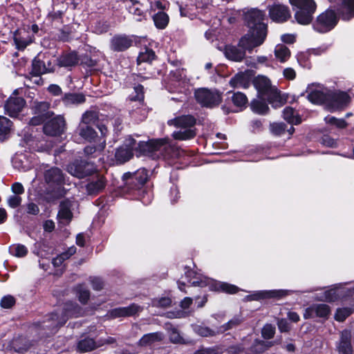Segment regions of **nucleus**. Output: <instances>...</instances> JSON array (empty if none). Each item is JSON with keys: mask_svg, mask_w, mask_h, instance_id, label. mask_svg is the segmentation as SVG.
Instances as JSON below:
<instances>
[{"mask_svg": "<svg viewBox=\"0 0 354 354\" xmlns=\"http://www.w3.org/2000/svg\"><path fill=\"white\" fill-rule=\"evenodd\" d=\"M58 65L63 67L75 66L79 62V58L76 53L72 52L60 56L58 59Z\"/></svg>", "mask_w": 354, "mask_h": 354, "instance_id": "nucleus-32", "label": "nucleus"}, {"mask_svg": "<svg viewBox=\"0 0 354 354\" xmlns=\"http://www.w3.org/2000/svg\"><path fill=\"white\" fill-rule=\"evenodd\" d=\"M79 135L89 142H95V138L97 137L96 132L95 130L91 127L89 125H79Z\"/></svg>", "mask_w": 354, "mask_h": 354, "instance_id": "nucleus-36", "label": "nucleus"}, {"mask_svg": "<svg viewBox=\"0 0 354 354\" xmlns=\"http://www.w3.org/2000/svg\"><path fill=\"white\" fill-rule=\"evenodd\" d=\"M131 5L128 6L129 13L132 14L135 19L141 21L145 19V12L142 5L138 0H129Z\"/></svg>", "mask_w": 354, "mask_h": 354, "instance_id": "nucleus-30", "label": "nucleus"}, {"mask_svg": "<svg viewBox=\"0 0 354 354\" xmlns=\"http://www.w3.org/2000/svg\"><path fill=\"white\" fill-rule=\"evenodd\" d=\"M351 100V97L344 91H333L330 90L329 100L334 103L332 111L338 110L346 106Z\"/></svg>", "mask_w": 354, "mask_h": 354, "instance_id": "nucleus-22", "label": "nucleus"}, {"mask_svg": "<svg viewBox=\"0 0 354 354\" xmlns=\"http://www.w3.org/2000/svg\"><path fill=\"white\" fill-rule=\"evenodd\" d=\"M65 125L66 122L64 117L57 115L44 124V132L51 136H59L64 133Z\"/></svg>", "mask_w": 354, "mask_h": 354, "instance_id": "nucleus-18", "label": "nucleus"}, {"mask_svg": "<svg viewBox=\"0 0 354 354\" xmlns=\"http://www.w3.org/2000/svg\"><path fill=\"white\" fill-rule=\"evenodd\" d=\"M16 300L12 295H6L0 301V306L2 308L10 309L15 306Z\"/></svg>", "mask_w": 354, "mask_h": 354, "instance_id": "nucleus-55", "label": "nucleus"}, {"mask_svg": "<svg viewBox=\"0 0 354 354\" xmlns=\"http://www.w3.org/2000/svg\"><path fill=\"white\" fill-rule=\"evenodd\" d=\"M195 5L186 6L185 8L180 7V15L187 17L190 19L196 17L200 13L203 11L206 12L208 9L210 0H196Z\"/></svg>", "mask_w": 354, "mask_h": 354, "instance_id": "nucleus-16", "label": "nucleus"}, {"mask_svg": "<svg viewBox=\"0 0 354 354\" xmlns=\"http://www.w3.org/2000/svg\"><path fill=\"white\" fill-rule=\"evenodd\" d=\"M155 57V53L152 50L145 49L144 52H141L137 59L138 64L142 62H151Z\"/></svg>", "mask_w": 354, "mask_h": 354, "instance_id": "nucleus-53", "label": "nucleus"}, {"mask_svg": "<svg viewBox=\"0 0 354 354\" xmlns=\"http://www.w3.org/2000/svg\"><path fill=\"white\" fill-rule=\"evenodd\" d=\"M272 345L273 344L271 342H265L264 341L257 339L252 346V351L256 353H261Z\"/></svg>", "mask_w": 354, "mask_h": 354, "instance_id": "nucleus-52", "label": "nucleus"}, {"mask_svg": "<svg viewBox=\"0 0 354 354\" xmlns=\"http://www.w3.org/2000/svg\"><path fill=\"white\" fill-rule=\"evenodd\" d=\"M342 19L348 21L354 17V0H342L338 8Z\"/></svg>", "mask_w": 354, "mask_h": 354, "instance_id": "nucleus-26", "label": "nucleus"}, {"mask_svg": "<svg viewBox=\"0 0 354 354\" xmlns=\"http://www.w3.org/2000/svg\"><path fill=\"white\" fill-rule=\"evenodd\" d=\"M95 348V343L91 338H85L80 340L77 344V349L81 353L92 351Z\"/></svg>", "mask_w": 354, "mask_h": 354, "instance_id": "nucleus-45", "label": "nucleus"}, {"mask_svg": "<svg viewBox=\"0 0 354 354\" xmlns=\"http://www.w3.org/2000/svg\"><path fill=\"white\" fill-rule=\"evenodd\" d=\"M141 310L140 306L133 304L127 307L117 308L112 309L108 313L111 318H118L122 317H129L136 315Z\"/></svg>", "mask_w": 354, "mask_h": 354, "instance_id": "nucleus-23", "label": "nucleus"}, {"mask_svg": "<svg viewBox=\"0 0 354 354\" xmlns=\"http://www.w3.org/2000/svg\"><path fill=\"white\" fill-rule=\"evenodd\" d=\"M45 180L51 186H57L59 196L65 194L66 192L64 189H61L62 185L65 183V179L62 171L59 168L54 167L46 171L45 173Z\"/></svg>", "mask_w": 354, "mask_h": 354, "instance_id": "nucleus-17", "label": "nucleus"}, {"mask_svg": "<svg viewBox=\"0 0 354 354\" xmlns=\"http://www.w3.org/2000/svg\"><path fill=\"white\" fill-rule=\"evenodd\" d=\"M124 148H130L133 152V149H138L142 153L149 156L152 158H169L174 151L175 147L167 138L151 140L148 142H136L131 137L126 139L124 145Z\"/></svg>", "mask_w": 354, "mask_h": 354, "instance_id": "nucleus-3", "label": "nucleus"}, {"mask_svg": "<svg viewBox=\"0 0 354 354\" xmlns=\"http://www.w3.org/2000/svg\"><path fill=\"white\" fill-rule=\"evenodd\" d=\"M279 330L281 332H288L290 329V326L288 321L285 319H279L277 322Z\"/></svg>", "mask_w": 354, "mask_h": 354, "instance_id": "nucleus-64", "label": "nucleus"}, {"mask_svg": "<svg viewBox=\"0 0 354 354\" xmlns=\"http://www.w3.org/2000/svg\"><path fill=\"white\" fill-rule=\"evenodd\" d=\"M77 293L80 301L82 304H86L89 299L90 292L83 286L80 285L77 287Z\"/></svg>", "mask_w": 354, "mask_h": 354, "instance_id": "nucleus-54", "label": "nucleus"}, {"mask_svg": "<svg viewBox=\"0 0 354 354\" xmlns=\"http://www.w3.org/2000/svg\"><path fill=\"white\" fill-rule=\"evenodd\" d=\"M271 19L277 23L286 21L290 17L288 8L281 4H274L269 8Z\"/></svg>", "mask_w": 354, "mask_h": 354, "instance_id": "nucleus-20", "label": "nucleus"}, {"mask_svg": "<svg viewBox=\"0 0 354 354\" xmlns=\"http://www.w3.org/2000/svg\"><path fill=\"white\" fill-rule=\"evenodd\" d=\"M243 322V318L241 315L234 316L225 324L220 326L218 328V333H224L227 330L236 327Z\"/></svg>", "mask_w": 354, "mask_h": 354, "instance_id": "nucleus-47", "label": "nucleus"}, {"mask_svg": "<svg viewBox=\"0 0 354 354\" xmlns=\"http://www.w3.org/2000/svg\"><path fill=\"white\" fill-rule=\"evenodd\" d=\"M274 56L278 61L283 63L290 58V51L287 46L278 44L274 48Z\"/></svg>", "mask_w": 354, "mask_h": 354, "instance_id": "nucleus-37", "label": "nucleus"}, {"mask_svg": "<svg viewBox=\"0 0 354 354\" xmlns=\"http://www.w3.org/2000/svg\"><path fill=\"white\" fill-rule=\"evenodd\" d=\"M250 78L248 74L244 73H237L230 81V84L235 88H246L250 86Z\"/></svg>", "mask_w": 354, "mask_h": 354, "instance_id": "nucleus-29", "label": "nucleus"}, {"mask_svg": "<svg viewBox=\"0 0 354 354\" xmlns=\"http://www.w3.org/2000/svg\"><path fill=\"white\" fill-rule=\"evenodd\" d=\"M133 156V152L130 148L120 147L115 152V158L120 163L128 161Z\"/></svg>", "mask_w": 354, "mask_h": 354, "instance_id": "nucleus-44", "label": "nucleus"}, {"mask_svg": "<svg viewBox=\"0 0 354 354\" xmlns=\"http://www.w3.org/2000/svg\"><path fill=\"white\" fill-rule=\"evenodd\" d=\"M293 292V290L285 289L259 290L255 291L252 294L247 295L245 299L247 301H258L270 298L281 299L291 295Z\"/></svg>", "mask_w": 354, "mask_h": 354, "instance_id": "nucleus-13", "label": "nucleus"}, {"mask_svg": "<svg viewBox=\"0 0 354 354\" xmlns=\"http://www.w3.org/2000/svg\"><path fill=\"white\" fill-rule=\"evenodd\" d=\"M148 171L145 168L138 169L134 173H126L123 175V179L127 183L137 182L138 185H144L148 179Z\"/></svg>", "mask_w": 354, "mask_h": 354, "instance_id": "nucleus-24", "label": "nucleus"}, {"mask_svg": "<svg viewBox=\"0 0 354 354\" xmlns=\"http://www.w3.org/2000/svg\"><path fill=\"white\" fill-rule=\"evenodd\" d=\"M168 6V2L165 1H156L154 2H150V9L152 11H155L156 10H160V11H162L165 10Z\"/></svg>", "mask_w": 354, "mask_h": 354, "instance_id": "nucleus-60", "label": "nucleus"}, {"mask_svg": "<svg viewBox=\"0 0 354 354\" xmlns=\"http://www.w3.org/2000/svg\"><path fill=\"white\" fill-rule=\"evenodd\" d=\"M12 122L7 118L0 115V140L7 139L11 131Z\"/></svg>", "mask_w": 354, "mask_h": 354, "instance_id": "nucleus-35", "label": "nucleus"}, {"mask_svg": "<svg viewBox=\"0 0 354 354\" xmlns=\"http://www.w3.org/2000/svg\"><path fill=\"white\" fill-rule=\"evenodd\" d=\"M104 187V178L103 176H98L95 180L87 184L86 189L89 194H93L101 191Z\"/></svg>", "mask_w": 354, "mask_h": 354, "instance_id": "nucleus-38", "label": "nucleus"}, {"mask_svg": "<svg viewBox=\"0 0 354 354\" xmlns=\"http://www.w3.org/2000/svg\"><path fill=\"white\" fill-rule=\"evenodd\" d=\"M34 106L35 114H39L44 115L46 118H50L53 116V112L49 111L50 103L48 102H35Z\"/></svg>", "mask_w": 354, "mask_h": 354, "instance_id": "nucleus-40", "label": "nucleus"}, {"mask_svg": "<svg viewBox=\"0 0 354 354\" xmlns=\"http://www.w3.org/2000/svg\"><path fill=\"white\" fill-rule=\"evenodd\" d=\"M75 252L76 248L75 246H71L68 249L66 252H63L61 254L56 257L55 258H54L52 261V263L55 268L60 267L66 259H68L71 256L74 254Z\"/></svg>", "mask_w": 354, "mask_h": 354, "instance_id": "nucleus-42", "label": "nucleus"}, {"mask_svg": "<svg viewBox=\"0 0 354 354\" xmlns=\"http://www.w3.org/2000/svg\"><path fill=\"white\" fill-rule=\"evenodd\" d=\"M307 98L313 104H322L329 100L330 90L320 84H313L306 88Z\"/></svg>", "mask_w": 354, "mask_h": 354, "instance_id": "nucleus-12", "label": "nucleus"}, {"mask_svg": "<svg viewBox=\"0 0 354 354\" xmlns=\"http://www.w3.org/2000/svg\"><path fill=\"white\" fill-rule=\"evenodd\" d=\"M266 101L268 102L267 100H262L259 97L253 100L250 104L252 111L258 114H266L269 109Z\"/></svg>", "mask_w": 354, "mask_h": 354, "instance_id": "nucleus-39", "label": "nucleus"}, {"mask_svg": "<svg viewBox=\"0 0 354 354\" xmlns=\"http://www.w3.org/2000/svg\"><path fill=\"white\" fill-rule=\"evenodd\" d=\"M254 86L257 91L258 97L267 100L273 106L277 107L281 104L282 99L277 89L271 86L270 80L263 75H259L254 82Z\"/></svg>", "mask_w": 354, "mask_h": 354, "instance_id": "nucleus-6", "label": "nucleus"}, {"mask_svg": "<svg viewBox=\"0 0 354 354\" xmlns=\"http://www.w3.org/2000/svg\"><path fill=\"white\" fill-rule=\"evenodd\" d=\"M330 313L329 306L324 304H313L307 308L304 314L305 319L321 317L326 319Z\"/></svg>", "mask_w": 354, "mask_h": 354, "instance_id": "nucleus-19", "label": "nucleus"}, {"mask_svg": "<svg viewBox=\"0 0 354 354\" xmlns=\"http://www.w3.org/2000/svg\"><path fill=\"white\" fill-rule=\"evenodd\" d=\"M153 20L157 28L165 29L168 25L169 17L165 12L158 11L153 16Z\"/></svg>", "mask_w": 354, "mask_h": 354, "instance_id": "nucleus-41", "label": "nucleus"}, {"mask_svg": "<svg viewBox=\"0 0 354 354\" xmlns=\"http://www.w3.org/2000/svg\"><path fill=\"white\" fill-rule=\"evenodd\" d=\"M53 71V67L50 66V62H48V66H46V64L41 60L37 58L33 59L32 73L37 77H38L41 74L50 73Z\"/></svg>", "mask_w": 354, "mask_h": 354, "instance_id": "nucleus-31", "label": "nucleus"}, {"mask_svg": "<svg viewBox=\"0 0 354 354\" xmlns=\"http://www.w3.org/2000/svg\"><path fill=\"white\" fill-rule=\"evenodd\" d=\"M168 332L169 335V339L171 342L175 344H184L185 343V339L181 336L180 333L175 327L170 326L168 328Z\"/></svg>", "mask_w": 354, "mask_h": 354, "instance_id": "nucleus-51", "label": "nucleus"}, {"mask_svg": "<svg viewBox=\"0 0 354 354\" xmlns=\"http://www.w3.org/2000/svg\"><path fill=\"white\" fill-rule=\"evenodd\" d=\"M22 153L20 151H17L12 156L11 162L13 168L20 171L22 169V159H21Z\"/></svg>", "mask_w": 354, "mask_h": 354, "instance_id": "nucleus-58", "label": "nucleus"}, {"mask_svg": "<svg viewBox=\"0 0 354 354\" xmlns=\"http://www.w3.org/2000/svg\"><path fill=\"white\" fill-rule=\"evenodd\" d=\"M36 115L32 117L30 120V124L37 126L43 123L48 118H45L42 115L35 114Z\"/></svg>", "mask_w": 354, "mask_h": 354, "instance_id": "nucleus-63", "label": "nucleus"}, {"mask_svg": "<svg viewBox=\"0 0 354 354\" xmlns=\"http://www.w3.org/2000/svg\"><path fill=\"white\" fill-rule=\"evenodd\" d=\"M12 195L8 197V204L12 208H16L21 204L22 194V185L20 183H15L11 187Z\"/></svg>", "mask_w": 354, "mask_h": 354, "instance_id": "nucleus-28", "label": "nucleus"}, {"mask_svg": "<svg viewBox=\"0 0 354 354\" xmlns=\"http://www.w3.org/2000/svg\"><path fill=\"white\" fill-rule=\"evenodd\" d=\"M10 253L17 257H22V245L20 244H13L9 248Z\"/></svg>", "mask_w": 354, "mask_h": 354, "instance_id": "nucleus-61", "label": "nucleus"}, {"mask_svg": "<svg viewBox=\"0 0 354 354\" xmlns=\"http://www.w3.org/2000/svg\"><path fill=\"white\" fill-rule=\"evenodd\" d=\"M315 299L318 301L333 302L339 299H344L351 304L350 307L339 308L335 313V319L343 322L354 312V286L352 288L345 285L339 284L318 294Z\"/></svg>", "mask_w": 354, "mask_h": 354, "instance_id": "nucleus-2", "label": "nucleus"}, {"mask_svg": "<svg viewBox=\"0 0 354 354\" xmlns=\"http://www.w3.org/2000/svg\"><path fill=\"white\" fill-rule=\"evenodd\" d=\"M192 327L197 335L202 337H212L218 333V330L216 331L203 324H192Z\"/></svg>", "mask_w": 354, "mask_h": 354, "instance_id": "nucleus-43", "label": "nucleus"}, {"mask_svg": "<svg viewBox=\"0 0 354 354\" xmlns=\"http://www.w3.org/2000/svg\"><path fill=\"white\" fill-rule=\"evenodd\" d=\"M105 145H106V140L105 139H103L102 140V139H100L99 140V144L95 146V147H93V146H87L84 148V153L86 154V155H91L93 154L96 150H100V151H102L104 149L105 147Z\"/></svg>", "mask_w": 354, "mask_h": 354, "instance_id": "nucleus-56", "label": "nucleus"}, {"mask_svg": "<svg viewBox=\"0 0 354 354\" xmlns=\"http://www.w3.org/2000/svg\"><path fill=\"white\" fill-rule=\"evenodd\" d=\"M286 124L282 122H276L270 125L271 131L277 136H280L285 132Z\"/></svg>", "mask_w": 354, "mask_h": 354, "instance_id": "nucleus-59", "label": "nucleus"}, {"mask_svg": "<svg viewBox=\"0 0 354 354\" xmlns=\"http://www.w3.org/2000/svg\"><path fill=\"white\" fill-rule=\"evenodd\" d=\"M5 113L11 118H17L22 111V88L15 89L6 101Z\"/></svg>", "mask_w": 354, "mask_h": 354, "instance_id": "nucleus-11", "label": "nucleus"}, {"mask_svg": "<svg viewBox=\"0 0 354 354\" xmlns=\"http://www.w3.org/2000/svg\"><path fill=\"white\" fill-rule=\"evenodd\" d=\"M132 41L127 36L118 35L112 38L111 46L113 50L123 51L131 46Z\"/></svg>", "mask_w": 354, "mask_h": 354, "instance_id": "nucleus-27", "label": "nucleus"}, {"mask_svg": "<svg viewBox=\"0 0 354 354\" xmlns=\"http://www.w3.org/2000/svg\"><path fill=\"white\" fill-rule=\"evenodd\" d=\"M85 96L82 93H66L62 101L66 106L78 105L85 102Z\"/></svg>", "mask_w": 354, "mask_h": 354, "instance_id": "nucleus-33", "label": "nucleus"}, {"mask_svg": "<svg viewBox=\"0 0 354 354\" xmlns=\"http://www.w3.org/2000/svg\"><path fill=\"white\" fill-rule=\"evenodd\" d=\"M169 125L174 126L177 129L172 133L174 139L178 140H189L195 137V118L192 115H183L168 121Z\"/></svg>", "mask_w": 354, "mask_h": 354, "instance_id": "nucleus-5", "label": "nucleus"}, {"mask_svg": "<svg viewBox=\"0 0 354 354\" xmlns=\"http://www.w3.org/2000/svg\"><path fill=\"white\" fill-rule=\"evenodd\" d=\"M295 11V18L298 24L308 25L311 23L316 10L314 0H289Z\"/></svg>", "mask_w": 354, "mask_h": 354, "instance_id": "nucleus-7", "label": "nucleus"}, {"mask_svg": "<svg viewBox=\"0 0 354 354\" xmlns=\"http://www.w3.org/2000/svg\"><path fill=\"white\" fill-rule=\"evenodd\" d=\"M233 104L241 109L245 107L248 98L245 94L241 92L234 93L231 97Z\"/></svg>", "mask_w": 354, "mask_h": 354, "instance_id": "nucleus-48", "label": "nucleus"}, {"mask_svg": "<svg viewBox=\"0 0 354 354\" xmlns=\"http://www.w3.org/2000/svg\"><path fill=\"white\" fill-rule=\"evenodd\" d=\"M185 277L187 282L193 286L207 287L209 290L229 294H234L239 290V288L233 284L208 278L192 269L185 271Z\"/></svg>", "mask_w": 354, "mask_h": 354, "instance_id": "nucleus-4", "label": "nucleus"}, {"mask_svg": "<svg viewBox=\"0 0 354 354\" xmlns=\"http://www.w3.org/2000/svg\"><path fill=\"white\" fill-rule=\"evenodd\" d=\"M134 93L129 95V99L132 102H138L141 104L144 100L143 86L142 85H137L133 88Z\"/></svg>", "mask_w": 354, "mask_h": 354, "instance_id": "nucleus-50", "label": "nucleus"}, {"mask_svg": "<svg viewBox=\"0 0 354 354\" xmlns=\"http://www.w3.org/2000/svg\"><path fill=\"white\" fill-rule=\"evenodd\" d=\"M162 338V334L160 333H148L142 337L140 339V344L141 346H145L148 344H151V343L160 341Z\"/></svg>", "mask_w": 354, "mask_h": 354, "instance_id": "nucleus-46", "label": "nucleus"}, {"mask_svg": "<svg viewBox=\"0 0 354 354\" xmlns=\"http://www.w3.org/2000/svg\"><path fill=\"white\" fill-rule=\"evenodd\" d=\"M140 200L144 205H148L152 201V194L149 192L142 190Z\"/></svg>", "mask_w": 354, "mask_h": 354, "instance_id": "nucleus-62", "label": "nucleus"}, {"mask_svg": "<svg viewBox=\"0 0 354 354\" xmlns=\"http://www.w3.org/2000/svg\"><path fill=\"white\" fill-rule=\"evenodd\" d=\"M73 205L74 203L68 199L61 202L57 214V219L59 223L65 225L71 221L73 218L71 208Z\"/></svg>", "mask_w": 354, "mask_h": 354, "instance_id": "nucleus-21", "label": "nucleus"}, {"mask_svg": "<svg viewBox=\"0 0 354 354\" xmlns=\"http://www.w3.org/2000/svg\"><path fill=\"white\" fill-rule=\"evenodd\" d=\"M283 117L286 121L292 124H298L301 122L297 112L290 106H287L283 109Z\"/></svg>", "mask_w": 354, "mask_h": 354, "instance_id": "nucleus-34", "label": "nucleus"}, {"mask_svg": "<svg viewBox=\"0 0 354 354\" xmlns=\"http://www.w3.org/2000/svg\"><path fill=\"white\" fill-rule=\"evenodd\" d=\"M265 13L258 9H251L245 15L248 33L240 39L239 46L228 45L225 47V57L233 62H241L245 56V50L251 52L261 46L267 36V25L263 22Z\"/></svg>", "mask_w": 354, "mask_h": 354, "instance_id": "nucleus-1", "label": "nucleus"}, {"mask_svg": "<svg viewBox=\"0 0 354 354\" xmlns=\"http://www.w3.org/2000/svg\"><path fill=\"white\" fill-rule=\"evenodd\" d=\"M98 118V115L96 111H86L82 116V120L80 124L89 125L94 124Z\"/></svg>", "mask_w": 354, "mask_h": 354, "instance_id": "nucleus-49", "label": "nucleus"}, {"mask_svg": "<svg viewBox=\"0 0 354 354\" xmlns=\"http://www.w3.org/2000/svg\"><path fill=\"white\" fill-rule=\"evenodd\" d=\"M196 101L203 106L212 108L221 102V94L216 90L205 88H198L195 91Z\"/></svg>", "mask_w": 354, "mask_h": 354, "instance_id": "nucleus-10", "label": "nucleus"}, {"mask_svg": "<svg viewBox=\"0 0 354 354\" xmlns=\"http://www.w3.org/2000/svg\"><path fill=\"white\" fill-rule=\"evenodd\" d=\"M338 17L334 10L328 9L320 14L313 24V28L320 33L327 32L335 28Z\"/></svg>", "mask_w": 354, "mask_h": 354, "instance_id": "nucleus-8", "label": "nucleus"}, {"mask_svg": "<svg viewBox=\"0 0 354 354\" xmlns=\"http://www.w3.org/2000/svg\"><path fill=\"white\" fill-rule=\"evenodd\" d=\"M351 339V333L349 330H344L342 332L340 340L337 346L339 354H352Z\"/></svg>", "mask_w": 354, "mask_h": 354, "instance_id": "nucleus-25", "label": "nucleus"}, {"mask_svg": "<svg viewBox=\"0 0 354 354\" xmlns=\"http://www.w3.org/2000/svg\"><path fill=\"white\" fill-rule=\"evenodd\" d=\"M66 170L72 176L82 178L91 174L94 170V167L93 165L87 162L76 160L69 164L67 166Z\"/></svg>", "mask_w": 354, "mask_h": 354, "instance_id": "nucleus-14", "label": "nucleus"}, {"mask_svg": "<svg viewBox=\"0 0 354 354\" xmlns=\"http://www.w3.org/2000/svg\"><path fill=\"white\" fill-rule=\"evenodd\" d=\"M85 313L82 309L79 307L77 304L69 302L65 304L63 315L59 318L57 313L52 314L50 317V321L52 324L49 326L57 327L64 325L68 317H77L84 315ZM45 327H48V325H45Z\"/></svg>", "mask_w": 354, "mask_h": 354, "instance_id": "nucleus-9", "label": "nucleus"}, {"mask_svg": "<svg viewBox=\"0 0 354 354\" xmlns=\"http://www.w3.org/2000/svg\"><path fill=\"white\" fill-rule=\"evenodd\" d=\"M275 333V327L272 324H266L261 330L262 336L264 339H271Z\"/></svg>", "mask_w": 354, "mask_h": 354, "instance_id": "nucleus-57", "label": "nucleus"}, {"mask_svg": "<svg viewBox=\"0 0 354 354\" xmlns=\"http://www.w3.org/2000/svg\"><path fill=\"white\" fill-rule=\"evenodd\" d=\"M171 85L176 87L179 93H185L189 90V80L187 77L183 68H177L171 71Z\"/></svg>", "mask_w": 354, "mask_h": 354, "instance_id": "nucleus-15", "label": "nucleus"}]
</instances>
